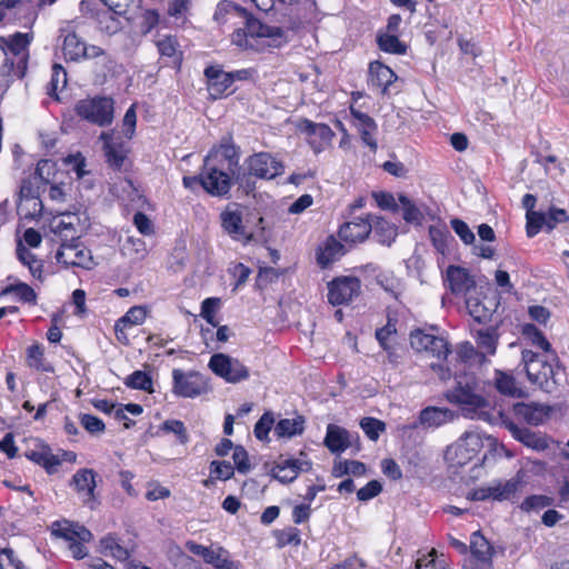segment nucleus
Here are the masks:
<instances>
[{
  "label": "nucleus",
  "instance_id": "obj_1",
  "mask_svg": "<svg viewBox=\"0 0 569 569\" xmlns=\"http://www.w3.org/2000/svg\"><path fill=\"white\" fill-rule=\"evenodd\" d=\"M522 362L528 380L546 392L555 391L559 385L560 367L556 353L540 355L531 350L522 351Z\"/></svg>",
  "mask_w": 569,
  "mask_h": 569
},
{
  "label": "nucleus",
  "instance_id": "obj_2",
  "mask_svg": "<svg viewBox=\"0 0 569 569\" xmlns=\"http://www.w3.org/2000/svg\"><path fill=\"white\" fill-rule=\"evenodd\" d=\"M522 488V477L517 473L508 480H492L487 485L475 488L467 493V499L472 501H512Z\"/></svg>",
  "mask_w": 569,
  "mask_h": 569
},
{
  "label": "nucleus",
  "instance_id": "obj_3",
  "mask_svg": "<svg viewBox=\"0 0 569 569\" xmlns=\"http://www.w3.org/2000/svg\"><path fill=\"white\" fill-rule=\"evenodd\" d=\"M32 36L30 33L17 32L9 37H0V48L3 50L1 60L16 66L18 76H24L29 59V44Z\"/></svg>",
  "mask_w": 569,
  "mask_h": 569
},
{
  "label": "nucleus",
  "instance_id": "obj_4",
  "mask_svg": "<svg viewBox=\"0 0 569 569\" xmlns=\"http://www.w3.org/2000/svg\"><path fill=\"white\" fill-rule=\"evenodd\" d=\"M483 441L481 433L467 431L447 448L445 458L451 466H465L478 456L483 448Z\"/></svg>",
  "mask_w": 569,
  "mask_h": 569
},
{
  "label": "nucleus",
  "instance_id": "obj_5",
  "mask_svg": "<svg viewBox=\"0 0 569 569\" xmlns=\"http://www.w3.org/2000/svg\"><path fill=\"white\" fill-rule=\"evenodd\" d=\"M74 111L81 119L93 124L108 126L113 119V100L108 97L86 98L76 103Z\"/></svg>",
  "mask_w": 569,
  "mask_h": 569
},
{
  "label": "nucleus",
  "instance_id": "obj_6",
  "mask_svg": "<svg viewBox=\"0 0 569 569\" xmlns=\"http://www.w3.org/2000/svg\"><path fill=\"white\" fill-rule=\"evenodd\" d=\"M210 391L208 378L202 373L181 369L172 370V393L181 398H197Z\"/></svg>",
  "mask_w": 569,
  "mask_h": 569
},
{
  "label": "nucleus",
  "instance_id": "obj_7",
  "mask_svg": "<svg viewBox=\"0 0 569 569\" xmlns=\"http://www.w3.org/2000/svg\"><path fill=\"white\" fill-rule=\"evenodd\" d=\"M52 533L68 542V549L73 559L81 560L88 556L84 543L92 539V533L83 526L68 521L57 522Z\"/></svg>",
  "mask_w": 569,
  "mask_h": 569
},
{
  "label": "nucleus",
  "instance_id": "obj_8",
  "mask_svg": "<svg viewBox=\"0 0 569 569\" xmlns=\"http://www.w3.org/2000/svg\"><path fill=\"white\" fill-rule=\"evenodd\" d=\"M451 402H456L469 412L487 406L486 399L478 392L477 381L473 376L461 377L457 387L448 395Z\"/></svg>",
  "mask_w": 569,
  "mask_h": 569
},
{
  "label": "nucleus",
  "instance_id": "obj_9",
  "mask_svg": "<svg viewBox=\"0 0 569 569\" xmlns=\"http://www.w3.org/2000/svg\"><path fill=\"white\" fill-rule=\"evenodd\" d=\"M230 171L212 163L204 161L203 168L199 174V182L202 188L211 196L222 197L227 194L231 188Z\"/></svg>",
  "mask_w": 569,
  "mask_h": 569
},
{
  "label": "nucleus",
  "instance_id": "obj_10",
  "mask_svg": "<svg viewBox=\"0 0 569 569\" xmlns=\"http://www.w3.org/2000/svg\"><path fill=\"white\" fill-rule=\"evenodd\" d=\"M208 367L214 375L229 383H238L247 380L250 376L249 369L240 360L224 353L211 356Z\"/></svg>",
  "mask_w": 569,
  "mask_h": 569
},
{
  "label": "nucleus",
  "instance_id": "obj_11",
  "mask_svg": "<svg viewBox=\"0 0 569 569\" xmlns=\"http://www.w3.org/2000/svg\"><path fill=\"white\" fill-rule=\"evenodd\" d=\"M250 29L256 36L253 46L257 52L281 48L289 41L288 32L284 29L262 23L257 19L251 21Z\"/></svg>",
  "mask_w": 569,
  "mask_h": 569
},
{
  "label": "nucleus",
  "instance_id": "obj_12",
  "mask_svg": "<svg viewBox=\"0 0 569 569\" xmlns=\"http://www.w3.org/2000/svg\"><path fill=\"white\" fill-rule=\"evenodd\" d=\"M411 347L418 352H427L429 356L445 360L450 353V343L443 336L416 330L410 335Z\"/></svg>",
  "mask_w": 569,
  "mask_h": 569
},
{
  "label": "nucleus",
  "instance_id": "obj_13",
  "mask_svg": "<svg viewBox=\"0 0 569 569\" xmlns=\"http://www.w3.org/2000/svg\"><path fill=\"white\" fill-rule=\"evenodd\" d=\"M361 292V281L353 276H340L328 282V301L332 306L347 305Z\"/></svg>",
  "mask_w": 569,
  "mask_h": 569
},
{
  "label": "nucleus",
  "instance_id": "obj_14",
  "mask_svg": "<svg viewBox=\"0 0 569 569\" xmlns=\"http://www.w3.org/2000/svg\"><path fill=\"white\" fill-rule=\"evenodd\" d=\"M58 262L64 266L91 270L96 267L92 252L80 242L62 243L56 253Z\"/></svg>",
  "mask_w": 569,
  "mask_h": 569
},
{
  "label": "nucleus",
  "instance_id": "obj_15",
  "mask_svg": "<svg viewBox=\"0 0 569 569\" xmlns=\"http://www.w3.org/2000/svg\"><path fill=\"white\" fill-rule=\"evenodd\" d=\"M250 174L261 179H273L283 173L284 166L269 152H258L246 160Z\"/></svg>",
  "mask_w": 569,
  "mask_h": 569
},
{
  "label": "nucleus",
  "instance_id": "obj_16",
  "mask_svg": "<svg viewBox=\"0 0 569 569\" xmlns=\"http://www.w3.org/2000/svg\"><path fill=\"white\" fill-rule=\"evenodd\" d=\"M223 230L236 241L243 244L250 242L253 232L247 230L242 222V212L237 206L227 207L220 214Z\"/></svg>",
  "mask_w": 569,
  "mask_h": 569
},
{
  "label": "nucleus",
  "instance_id": "obj_17",
  "mask_svg": "<svg viewBox=\"0 0 569 569\" xmlns=\"http://www.w3.org/2000/svg\"><path fill=\"white\" fill-rule=\"evenodd\" d=\"M62 51L64 58L70 61L96 59L103 54L100 47L87 44L74 32L64 37Z\"/></svg>",
  "mask_w": 569,
  "mask_h": 569
},
{
  "label": "nucleus",
  "instance_id": "obj_18",
  "mask_svg": "<svg viewBox=\"0 0 569 569\" xmlns=\"http://www.w3.org/2000/svg\"><path fill=\"white\" fill-rule=\"evenodd\" d=\"M351 124L358 131L361 141L366 144L371 152L378 149L377 133L378 126L376 121L367 113L361 112L355 108H350Z\"/></svg>",
  "mask_w": 569,
  "mask_h": 569
},
{
  "label": "nucleus",
  "instance_id": "obj_19",
  "mask_svg": "<svg viewBox=\"0 0 569 569\" xmlns=\"http://www.w3.org/2000/svg\"><path fill=\"white\" fill-rule=\"evenodd\" d=\"M300 130L308 136V142L315 153H320L328 149L335 138V132L325 123H315L310 120H303Z\"/></svg>",
  "mask_w": 569,
  "mask_h": 569
},
{
  "label": "nucleus",
  "instance_id": "obj_20",
  "mask_svg": "<svg viewBox=\"0 0 569 569\" xmlns=\"http://www.w3.org/2000/svg\"><path fill=\"white\" fill-rule=\"evenodd\" d=\"M204 76L207 77V89L209 96L213 99H221L231 89L234 82V74L223 71L218 66H210L206 68Z\"/></svg>",
  "mask_w": 569,
  "mask_h": 569
},
{
  "label": "nucleus",
  "instance_id": "obj_21",
  "mask_svg": "<svg viewBox=\"0 0 569 569\" xmlns=\"http://www.w3.org/2000/svg\"><path fill=\"white\" fill-rule=\"evenodd\" d=\"M506 426L512 437L526 447L539 452L549 449L551 442L549 437L540 432H535L527 428L519 427L513 422H508Z\"/></svg>",
  "mask_w": 569,
  "mask_h": 569
},
{
  "label": "nucleus",
  "instance_id": "obj_22",
  "mask_svg": "<svg viewBox=\"0 0 569 569\" xmlns=\"http://www.w3.org/2000/svg\"><path fill=\"white\" fill-rule=\"evenodd\" d=\"M551 411L550 406L537 402H519L513 406L515 415L532 426L545 423L550 418Z\"/></svg>",
  "mask_w": 569,
  "mask_h": 569
},
{
  "label": "nucleus",
  "instance_id": "obj_23",
  "mask_svg": "<svg viewBox=\"0 0 569 569\" xmlns=\"http://www.w3.org/2000/svg\"><path fill=\"white\" fill-rule=\"evenodd\" d=\"M397 80V74L392 69L379 61H373L369 66V87L378 92L389 93L391 86Z\"/></svg>",
  "mask_w": 569,
  "mask_h": 569
},
{
  "label": "nucleus",
  "instance_id": "obj_24",
  "mask_svg": "<svg viewBox=\"0 0 569 569\" xmlns=\"http://www.w3.org/2000/svg\"><path fill=\"white\" fill-rule=\"evenodd\" d=\"M372 230V222L368 218H355L340 227V238L350 244L365 241Z\"/></svg>",
  "mask_w": 569,
  "mask_h": 569
},
{
  "label": "nucleus",
  "instance_id": "obj_25",
  "mask_svg": "<svg viewBox=\"0 0 569 569\" xmlns=\"http://www.w3.org/2000/svg\"><path fill=\"white\" fill-rule=\"evenodd\" d=\"M101 139L104 141L103 150L108 164L113 169H121L127 160L128 146L108 133H102Z\"/></svg>",
  "mask_w": 569,
  "mask_h": 569
},
{
  "label": "nucleus",
  "instance_id": "obj_26",
  "mask_svg": "<svg viewBox=\"0 0 569 569\" xmlns=\"http://www.w3.org/2000/svg\"><path fill=\"white\" fill-rule=\"evenodd\" d=\"M446 280L450 291L455 295H467L476 286L475 279L469 274V272L457 266L448 267L446 271Z\"/></svg>",
  "mask_w": 569,
  "mask_h": 569
},
{
  "label": "nucleus",
  "instance_id": "obj_27",
  "mask_svg": "<svg viewBox=\"0 0 569 569\" xmlns=\"http://www.w3.org/2000/svg\"><path fill=\"white\" fill-rule=\"evenodd\" d=\"M204 161L218 163V166L227 169L228 171H232V168L239 162L238 150L231 142H222L208 153Z\"/></svg>",
  "mask_w": 569,
  "mask_h": 569
},
{
  "label": "nucleus",
  "instance_id": "obj_28",
  "mask_svg": "<svg viewBox=\"0 0 569 569\" xmlns=\"http://www.w3.org/2000/svg\"><path fill=\"white\" fill-rule=\"evenodd\" d=\"M455 419V413L448 408L427 407L420 411L418 422L413 428H439Z\"/></svg>",
  "mask_w": 569,
  "mask_h": 569
},
{
  "label": "nucleus",
  "instance_id": "obj_29",
  "mask_svg": "<svg viewBox=\"0 0 569 569\" xmlns=\"http://www.w3.org/2000/svg\"><path fill=\"white\" fill-rule=\"evenodd\" d=\"M311 468L310 462L302 459H286L279 462L272 469V476L280 482L287 483L293 481L302 471Z\"/></svg>",
  "mask_w": 569,
  "mask_h": 569
},
{
  "label": "nucleus",
  "instance_id": "obj_30",
  "mask_svg": "<svg viewBox=\"0 0 569 569\" xmlns=\"http://www.w3.org/2000/svg\"><path fill=\"white\" fill-rule=\"evenodd\" d=\"M343 254V246L333 237H329L319 246L317 261L321 268H327Z\"/></svg>",
  "mask_w": 569,
  "mask_h": 569
},
{
  "label": "nucleus",
  "instance_id": "obj_31",
  "mask_svg": "<svg viewBox=\"0 0 569 569\" xmlns=\"http://www.w3.org/2000/svg\"><path fill=\"white\" fill-rule=\"evenodd\" d=\"M325 445L333 453L342 452L351 445L350 433L339 426L329 425L327 427Z\"/></svg>",
  "mask_w": 569,
  "mask_h": 569
},
{
  "label": "nucleus",
  "instance_id": "obj_32",
  "mask_svg": "<svg viewBox=\"0 0 569 569\" xmlns=\"http://www.w3.org/2000/svg\"><path fill=\"white\" fill-rule=\"evenodd\" d=\"M79 218L70 212L54 216L49 223L51 232L61 238H73L77 233L76 224Z\"/></svg>",
  "mask_w": 569,
  "mask_h": 569
},
{
  "label": "nucleus",
  "instance_id": "obj_33",
  "mask_svg": "<svg viewBox=\"0 0 569 569\" xmlns=\"http://www.w3.org/2000/svg\"><path fill=\"white\" fill-rule=\"evenodd\" d=\"M248 12L246 9L233 4L229 0H222L218 3L213 19L218 24L236 23L234 20L247 19Z\"/></svg>",
  "mask_w": 569,
  "mask_h": 569
},
{
  "label": "nucleus",
  "instance_id": "obj_34",
  "mask_svg": "<svg viewBox=\"0 0 569 569\" xmlns=\"http://www.w3.org/2000/svg\"><path fill=\"white\" fill-rule=\"evenodd\" d=\"M17 257L19 261L29 269L31 277L40 282L43 281V262L32 253L22 241L18 242Z\"/></svg>",
  "mask_w": 569,
  "mask_h": 569
},
{
  "label": "nucleus",
  "instance_id": "obj_35",
  "mask_svg": "<svg viewBox=\"0 0 569 569\" xmlns=\"http://www.w3.org/2000/svg\"><path fill=\"white\" fill-rule=\"evenodd\" d=\"M76 490L82 496L86 503L93 500V491L96 488L94 472L90 469L77 471L72 477Z\"/></svg>",
  "mask_w": 569,
  "mask_h": 569
},
{
  "label": "nucleus",
  "instance_id": "obj_36",
  "mask_svg": "<svg viewBox=\"0 0 569 569\" xmlns=\"http://www.w3.org/2000/svg\"><path fill=\"white\" fill-rule=\"evenodd\" d=\"M27 366L40 372H54V367L44 357V348L40 343H32L27 348Z\"/></svg>",
  "mask_w": 569,
  "mask_h": 569
},
{
  "label": "nucleus",
  "instance_id": "obj_37",
  "mask_svg": "<svg viewBox=\"0 0 569 569\" xmlns=\"http://www.w3.org/2000/svg\"><path fill=\"white\" fill-rule=\"evenodd\" d=\"M99 551L103 556L111 557L118 561H126L130 557L128 549L120 545L117 536L111 533L101 538Z\"/></svg>",
  "mask_w": 569,
  "mask_h": 569
},
{
  "label": "nucleus",
  "instance_id": "obj_38",
  "mask_svg": "<svg viewBox=\"0 0 569 569\" xmlns=\"http://www.w3.org/2000/svg\"><path fill=\"white\" fill-rule=\"evenodd\" d=\"M521 333L523 338L531 343V346L538 348L542 351L541 355L547 353H556L550 345V342L547 340L545 335L535 326L531 323H526L521 328Z\"/></svg>",
  "mask_w": 569,
  "mask_h": 569
},
{
  "label": "nucleus",
  "instance_id": "obj_39",
  "mask_svg": "<svg viewBox=\"0 0 569 569\" xmlns=\"http://www.w3.org/2000/svg\"><path fill=\"white\" fill-rule=\"evenodd\" d=\"M303 430L305 418L302 416L281 419L274 427V433L279 438H292L301 435Z\"/></svg>",
  "mask_w": 569,
  "mask_h": 569
},
{
  "label": "nucleus",
  "instance_id": "obj_40",
  "mask_svg": "<svg viewBox=\"0 0 569 569\" xmlns=\"http://www.w3.org/2000/svg\"><path fill=\"white\" fill-rule=\"evenodd\" d=\"M254 20L253 18L247 17V19H243L244 21V28H238L233 31L231 34V42L232 44L239 47L243 50H252L254 51L256 44V36L254 32L250 29L251 28V21Z\"/></svg>",
  "mask_w": 569,
  "mask_h": 569
},
{
  "label": "nucleus",
  "instance_id": "obj_41",
  "mask_svg": "<svg viewBox=\"0 0 569 569\" xmlns=\"http://www.w3.org/2000/svg\"><path fill=\"white\" fill-rule=\"evenodd\" d=\"M495 386L500 393L506 396L521 397L523 395L516 379L510 373L501 370L495 372Z\"/></svg>",
  "mask_w": 569,
  "mask_h": 569
},
{
  "label": "nucleus",
  "instance_id": "obj_42",
  "mask_svg": "<svg viewBox=\"0 0 569 569\" xmlns=\"http://www.w3.org/2000/svg\"><path fill=\"white\" fill-rule=\"evenodd\" d=\"M373 236L381 244L390 246L397 237V228L385 219L377 218L372 223Z\"/></svg>",
  "mask_w": 569,
  "mask_h": 569
},
{
  "label": "nucleus",
  "instance_id": "obj_43",
  "mask_svg": "<svg viewBox=\"0 0 569 569\" xmlns=\"http://www.w3.org/2000/svg\"><path fill=\"white\" fill-rule=\"evenodd\" d=\"M398 202L402 209V217L406 222L416 226L422 223L423 213L410 198L405 194H399Z\"/></svg>",
  "mask_w": 569,
  "mask_h": 569
},
{
  "label": "nucleus",
  "instance_id": "obj_44",
  "mask_svg": "<svg viewBox=\"0 0 569 569\" xmlns=\"http://www.w3.org/2000/svg\"><path fill=\"white\" fill-rule=\"evenodd\" d=\"M27 456L31 461L42 466L49 473H53L60 465V459L47 448L30 451Z\"/></svg>",
  "mask_w": 569,
  "mask_h": 569
},
{
  "label": "nucleus",
  "instance_id": "obj_45",
  "mask_svg": "<svg viewBox=\"0 0 569 569\" xmlns=\"http://www.w3.org/2000/svg\"><path fill=\"white\" fill-rule=\"evenodd\" d=\"M121 252L132 261L142 260L147 256L146 242L140 238L128 237L122 244Z\"/></svg>",
  "mask_w": 569,
  "mask_h": 569
},
{
  "label": "nucleus",
  "instance_id": "obj_46",
  "mask_svg": "<svg viewBox=\"0 0 569 569\" xmlns=\"http://www.w3.org/2000/svg\"><path fill=\"white\" fill-rule=\"evenodd\" d=\"M379 48L388 53L403 54L407 51V46L401 42L397 33L383 32L377 37Z\"/></svg>",
  "mask_w": 569,
  "mask_h": 569
},
{
  "label": "nucleus",
  "instance_id": "obj_47",
  "mask_svg": "<svg viewBox=\"0 0 569 569\" xmlns=\"http://www.w3.org/2000/svg\"><path fill=\"white\" fill-rule=\"evenodd\" d=\"M471 557L469 559H489L492 558V547L488 540L479 532H473L470 540Z\"/></svg>",
  "mask_w": 569,
  "mask_h": 569
},
{
  "label": "nucleus",
  "instance_id": "obj_48",
  "mask_svg": "<svg viewBox=\"0 0 569 569\" xmlns=\"http://www.w3.org/2000/svg\"><path fill=\"white\" fill-rule=\"evenodd\" d=\"M207 563L213 566L216 569H240V563L231 560L229 552L220 547L214 548Z\"/></svg>",
  "mask_w": 569,
  "mask_h": 569
},
{
  "label": "nucleus",
  "instance_id": "obj_49",
  "mask_svg": "<svg viewBox=\"0 0 569 569\" xmlns=\"http://www.w3.org/2000/svg\"><path fill=\"white\" fill-rule=\"evenodd\" d=\"M478 347L487 355H495L498 345V336L493 329L477 331L476 336Z\"/></svg>",
  "mask_w": 569,
  "mask_h": 569
},
{
  "label": "nucleus",
  "instance_id": "obj_50",
  "mask_svg": "<svg viewBox=\"0 0 569 569\" xmlns=\"http://www.w3.org/2000/svg\"><path fill=\"white\" fill-rule=\"evenodd\" d=\"M466 307L469 315L478 322H485L491 317V309L472 296L466 299Z\"/></svg>",
  "mask_w": 569,
  "mask_h": 569
},
{
  "label": "nucleus",
  "instance_id": "obj_51",
  "mask_svg": "<svg viewBox=\"0 0 569 569\" xmlns=\"http://www.w3.org/2000/svg\"><path fill=\"white\" fill-rule=\"evenodd\" d=\"M7 292L13 293L18 298V300L23 303H37V293L34 289L24 282H19L9 286L7 288Z\"/></svg>",
  "mask_w": 569,
  "mask_h": 569
},
{
  "label": "nucleus",
  "instance_id": "obj_52",
  "mask_svg": "<svg viewBox=\"0 0 569 569\" xmlns=\"http://www.w3.org/2000/svg\"><path fill=\"white\" fill-rule=\"evenodd\" d=\"M147 312L142 307H132L127 313L117 321L118 330L122 327L131 328L141 325L146 319Z\"/></svg>",
  "mask_w": 569,
  "mask_h": 569
},
{
  "label": "nucleus",
  "instance_id": "obj_53",
  "mask_svg": "<svg viewBox=\"0 0 569 569\" xmlns=\"http://www.w3.org/2000/svg\"><path fill=\"white\" fill-rule=\"evenodd\" d=\"M160 429L167 433H173L177 437V440L181 445H186L189 441V435L187 432L186 426L182 421L176 419H169L163 421Z\"/></svg>",
  "mask_w": 569,
  "mask_h": 569
},
{
  "label": "nucleus",
  "instance_id": "obj_54",
  "mask_svg": "<svg viewBox=\"0 0 569 569\" xmlns=\"http://www.w3.org/2000/svg\"><path fill=\"white\" fill-rule=\"evenodd\" d=\"M124 383L129 388L143 390V391H150L152 388L151 378L149 377V375L147 372L141 371V370H137V371L132 372L131 375H129L126 378Z\"/></svg>",
  "mask_w": 569,
  "mask_h": 569
},
{
  "label": "nucleus",
  "instance_id": "obj_55",
  "mask_svg": "<svg viewBox=\"0 0 569 569\" xmlns=\"http://www.w3.org/2000/svg\"><path fill=\"white\" fill-rule=\"evenodd\" d=\"M552 498L545 495H532L527 497L520 505L525 512L539 511L552 505Z\"/></svg>",
  "mask_w": 569,
  "mask_h": 569
},
{
  "label": "nucleus",
  "instance_id": "obj_56",
  "mask_svg": "<svg viewBox=\"0 0 569 569\" xmlns=\"http://www.w3.org/2000/svg\"><path fill=\"white\" fill-rule=\"evenodd\" d=\"M438 558V551L436 549H431L428 553L418 552V557L415 562L416 569H423V568H440L446 569V563L442 560H437Z\"/></svg>",
  "mask_w": 569,
  "mask_h": 569
},
{
  "label": "nucleus",
  "instance_id": "obj_57",
  "mask_svg": "<svg viewBox=\"0 0 569 569\" xmlns=\"http://www.w3.org/2000/svg\"><path fill=\"white\" fill-rule=\"evenodd\" d=\"M429 236L436 249L443 253L447 249V243L450 238V233L446 226H431L429 228Z\"/></svg>",
  "mask_w": 569,
  "mask_h": 569
},
{
  "label": "nucleus",
  "instance_id": "obj_58",
  "mask_svg": "<svg viewBox=\"0 0 569 569\" xmlns=\"http://www.w3.org/2000/svg\"><path fill=\"white\" fill-rule=\"evenodd\" d=\"M67 84V72L61 64H53L51 80L49 82L48 94L56 97L58 90Z\"/></svg>",
  "mask_w": 569,
  "mask_h": 569
},
{
  "label": "nucleus",
  "instance_id": "obj_59",
  "mask_svg": "<svg viewBox=\"0 0 569 569\" xmlns=\"http://www.w3.org/2000/svg\"><path fill=\"white\" fill-rule=\"evenodd\" d=\"M63 162L70 168L72 172L76 173L77 179H82L86 174L89 173V171L86 169V158L80 152L69 154L63 159Z\"/></svg>",
  "mask_w": 569,
  "mask_h": 569
},
{
  "label": "nucleus",
  "instance_id": "obj_60",
  "mask_svg": "<svg viewBox=\"0 0 569 569\" xmlns=\"http://www.w3.org/2000/svg\"><path fill=\"white\" fill-rule=\"evenodd\" d=\"M527 219V234L528 237H535L543 227L547 228L546 213L533 211L526 213Z\"/></svg>",
  "mask_w": 569,
  "mask_h": 569
},
{
  "label": "nucleus",
  "instance_id": "obj_61",
  "mask_svg": "<svg viewBox=\"0 0 569 569\" xmlns=\"http://www.w3.org/2000/svg\"><path fill=\"white\" fill-rule=\"evenodd\" d=\"M360 427L370 440H378L380 433L385 431L386 425L376 418H363L360 421Z\"/></svg>",
  "mask_w": 569,
  "mask_h": 569
},
{
  "label": "nucleus",
  "instance_id": "obj_62",
  "mask_svg": "<svg viewBox=\"0 0 569 569\" xmlns=\"http://www.w3.org/2000/svg\"><path fill=\"white\" fill-rule=\"evenodd\" d=\"M220 303L221 301L219 298H207L201 303L200 316L213 327L218 325L216 312L219 309Z\"/></svg>",
  "mask_w": 569,
  "mask_h": 569
},
{
  "label": "nucleus",
  "instance_id": "obj_63",
  "mask_svg": "<svg viewBox=\"0 0 569 569\" xmlns=\"http://www.w3.org/2000/svg\"><path fill=\"white\" fill-rule=\"evenodd\" d=\"M0 569H28L10 548L0 550Z\"/></svg>",
  "mask_w": 569,
  "mask_h": 569
},
{
  "label": "nucleus",
  "instance_id": "obj_64",
  "mask_svg": "<svg viewBox=\"0 0 569 569\" xmlns=\"http://www.w3.org/2000/svg\"><path fill=\"white\" fill-rule=\"evenodd\" d=\"M274 423V418L271 412H264L254 426V436L259 440H267L268 435Z\"/></svg>",
  "mask_w": 569,
  "mask_h": 569
}]
</instances>
